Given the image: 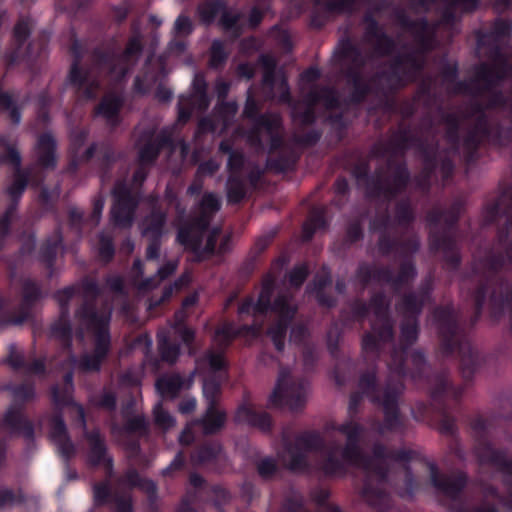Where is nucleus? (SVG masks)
<instances>
[{
    "label": "nucleus",
    "mask_w": 512,
    "mask_h": 512,
    "mask_svg": "<svg viewBox=\"0 0 512 512\" xmlns=\"http://www.w3.org/2000/svg\"><path fill=\"white\" fill-rule=\"evenodd\" d=\"M73 391L74 389L59 387L58 385H53L51 387L50 393L52 402L55 406L54 411L61 409L63 412L64 408L71 407L76 403L73 399Z\"/></svg>",
    "instance_id": "obj_40"
},
{
    "label": "nucleus",
    "mask_w": 512,
    "mask_h": 512,
    "mask_svg": "<svg viewBox=\"0 0 512 512\" xmlns=\"http://www.w3.org/2000/svg\"><path fill=\"white\" fill-rule=\"evenodd\" d=\"M97 151H99L97 163L102 177H105L110 173L113 165L117 162L118 157L114 147L107 142L98 144Z\"/></svg>",
    "instance_id": "obj_38"
},
{
    "label": "nucleus",
    "mask_w": 512,
    "mask_h": 512,
    "mask_svg": "<svg viewBox=\"0 0 512 512\" xmlns=\"http://www.w3.org/2000/svg\"><path fill=\"white\" fill-rule=\"evenodd\" d=\"M157 342L161 360L169 364H174L180 355L179 343L171 341L166 333H158Z\"/></svg>",
    "instance_id": "obj_35"
},
{
    "label": "nucleus",
    "mask_w": 512,
    "mask_h": 512,
    "mask_svg": "<svg viewBox=\"0 0 512 512\" xmlns=\"http://www.w3.org/2000/svg\"><path fill=\"white\" fill-rule=\"evenodd\" d=\"M112 493L107 481L95 483L93 486L94 504L104 506L109 503Z\"/></svg>",
    "instance_id": "obj_52"
},
{
    "label": "nucleus",
    "mask_w": 512,
    "mask_h": 512,
    "mask_svg": "<svg viewBox=\"0 0 512 512\" xmlns=\"http://www.w3.org/2000/svg\"><path fill=\"white\" fill-rule=\"evenodd\" d=\"M239 422H245L256 426L261 430H268L271 426V419L266 413H257L251 406H241L236 414Z\"/></svg>",
    "instance_id": "obj_33"
},
{
    "label": "nucleus",
    "mask_w": 512,
    "mask_h": 512,
    "mask_svg": "<svg viewBox=\"0 0 512 512\" xmlns=\"http://www.w3.org/2000/svg\"><path fill=\"white\" fill-rule=\"evenodd\" d=\"M188 42L184 37H176L168 43L166 53L171 57H180L187 51Z\"/></svg>",
    "instance_id": "obj_63"
},
{
    "label": "nucleus",
    "mask_w": 512,
    "mask_h": 512,
    "mask_svg": "<svg viewBox=\"0 0 512 512\" xmlns=\"http://www.w3.org/2000/svg\"><path fill=\"white\" fill-rule=\"evenodd\" d=\"M76 294L75 286H67L63 289L57 290L54 298L60 306V314L63 316L69 315V303Z\"/></svg>",
    "instance_id": "obj_51"
},
{
    "label": "nucleus",
    "mask_w": 512,
    "mask_h": 512,
    "mask_svg": "<svg viewBox=\"0 0 512 512\" xmlns=\"http://www.w3.org/2000/svg\"><path fill=\"white\" fill-rule=\"evenodd\" d=\"M124 106V98L115 92L104 95L93 109V117H101L112 128L121 123V110Z\"/></svg>",
    "instance_id": "obj_22"
},
{
    "label": "nucleus",
    "mask_w": 512,
    "mask_h": 512,
    "mask_svg": "<svg viewBox=\"0 0 512 512\" xmlns=\"http://www.w3.org/2000/svg\"><path fill=\"white\" fill-rule=\"evenodd\" d=\"M167 222V213L160 208H153L145 217L142 235L147 238H162Z\"/></svg>",
    "instance_id": "obj_26"
},
{
    "label": "nucleus",
    "mask_w": 512,
    "mask_h": 512,
    "mask_svg": "<svg viewBox=\"0 0 512 512\" xmlns=\"http://www.w3.org/2000/svg\"><path fill=\"white\" fill-rule=\"evenodd\" d=\"M224 63V40H214L210 48L209 66L219 68Z\"/></svg>",
    "instance_id": "obj_59"
},
{
    "label": "nucleus",
    "mask_w": 512,
    "mask_h": 512,
    "mask_svg": "<svg viewBox=\"0 0 512 512\" xmlns=\"http://www.w3.org/2000/svg\"><path fill=\"white\" fill-rule=\"evenodd\" d=\"M50 437L54 442L69 437L61 409L54 411L50 418Z\"/></svg>",
    "instance_id": "obj_44"
},
{
    "label": "nucleus",
    "mask_w": 512,
    "mask_h": 512,
    "mask_svg": "<svg viewBox=\"0 0 512 512\" xmlns=\"http://www.w3.org/2000/svg\"><path fill=\"white\" fill-rule=\"evenodd\" d=\"M336 429L346 436V446L343 449L331 446L321 452L319 468L330 475L342 472L348 465L361 468L365 473L363 495L369 504L377 505V499L384 500L385 494L374 485H379L384 480L385 467L396 456L385 455L382 448H376L373 457L366 459L362 457L357 446L362 432L361 427L353 421H348Z\"/></svg>",
    "instance_id": "obj_1"
},
{
    "label": "nucleus",
    "mask_w": 512,
    "mask_h": 512,
    "mask_svg": "<svg viewBox=\"0 0 512 512\" xmlns=\"http://www.w3.org/2000/svg\"><path fill=\"white\" fill-rule=\"evenodd\" d=\"M122 482L131 487L139 488L150 497H154L157 493V486L151 479L143 478L135 468H129L122 477Z\"/></svg>",
    "instance_id": "obj_34"
},
{
    "label": "nucleus",
    "mask_w": 512,
    "mask_h": 512,
    "mask_svg": "<svg viewBox=\"0 0 512 512\" xmlns=\"http://www.w3.org/2000/svg\"><path fill=\"white\" fill-rule=\"evenodd\" d=\"M153 415L155 424L164 430L170 429L175 423L174 418L163 408L160 402L154 406Z\"/></svg>",
    "instance_id": "obj_53"
},
{
    "label": "nucleus",
    "mask_w": 512,
    "mask_h": 512,
    "mask_svg": "<svg viewBox=\"0 0 512 512\" xmlns=\"http://www.w3.org/2000/svg\"><path fill=\"white\" fill-rule=\"evenodd\" d=\"M93 403L97 408L114 412L117 408V395L114 391L104 388L102 392L94 398Z\"/></svg>",
    "instance_id": "obj_50"
},
{
    "label": "nucleus",
    "mask_w": 512,
    "mask_h": 512,
    "mask_svg": "<svg viewBox=\"0 0 512 512\" xmlns=\"http://www.w3.org/2000/svg\"><path fill=\"white\" fill-rule=\"evenodd\" d=\"M280 125L281 119L277 114L262 116L256 123L254 131L248 135V139L255 145L270 141L271 147L274 148L278 145Z\"/></svg>",
    "instance_id": "obj_21"
},
{
    "label": "nucleus",
    "mask_w": 512,
    "mask_h": 512,
    "mask_svg": "<svg viewBox=\"0 0 512 512\" xmlns=\"http://www.w3.org/2000/svg\"><path fill=\"white\" fill-rule=\"evenodd\" d=\"M192 425L201 427L206 435L214 434L224 426V412H220L215 407V403L211 402L207 406L206 413L191 422Z\"/></svg>",
    "instance_id": "obj_28"
},
{
    "label": "nucleus",
    "mask_w": 512,
    "mask_h": 512,
    "mask_svg": "<svg viewBox=\"0 0 512 512\" xmlns=\"http://www.w3.org/2000/svg\"><path fill=\"white\" fill-rule=\"evenodd\" d=\"M36 164L45 170H54L57 166V141L51 132L41 133L35 144Z\"/></svg>",
    "instance_id": "obj_23"
},
{
    "label": "nucleus",
    "mask_w": 512,
    "mask_h": 512,
    "mask_svg": "<svg viewBox=\"0 0 512 512\" xmlns=\"http://www.w3.org/2000/svg\"><path fill=\"white\" fill-rule=\"evenodd\" d=\"M431 481L435 487L441 490L448 496H454L457 494L465 485V477L462 474L453 477H445L439 479L436 468L431 465Z\"/></svg>",
    "instance_id": "obj_31"
},
{
    "label": "nucleus",
    "mask_w": 512,
    "mask_h": 512,
    "mask_svg": "<svg viewBox=\"0 0 512 512\" xmlns=\"http://www.w3.org/2000/svg\"><path fill=\"white\" fill-rule=\"evenodd\" d=\"M156 390L163 398H176L184 386V379L179 374L162 376L156 381Z\"/></svg>",
    "instance_id": "obj_32"
},
{
    "label": "nucleus",
    "mask_w": 512,
    "mask_h": 512,
    "mask_svg": "<svg viewBox=\"0 0 512 512\" xmlns=\"http://www.w3.org/2000/svg\"><path fill=\"white\" fill-rule=\"evenodd\" d=\"M70 52L73 56V62L68 75L70 85L73 86L85 100H95L98 95V90L100 89V81L93 78L89 70L81 67L83 50L78 39H73Z\"/></svg>",
    "instance_id": "obj_12"
},
{
    "label": "nucleus",
    "mask_w": 512,
    "mask_h": 512,
    "mask_svg": "<svg viewBox=\"0 0 512 512\" xmlns=\"http://www.w3.org/2000/svg\"><path fill=\"white\" fill-rule=\"evenodd\" d=\"M217 102L215 114L217 122L209 116L202 117L197 124L195 136L200 137L207 133H214L217 129L219 134L224 132V78L219 76L216 81Z\"/></svg>",
    "instance_id": "obj_20"
},
{
    "label": "nucleus",
    "mask_w": 512,
    "mask_h": 512,
    "mask_svg": "<svg viewBox=\"0 0 512 512\" xmlns=\"http://www.w3.org/2000/svg\"><path fill=\"white\" fill-rule=\"evenodd\" d=\"M144 50L143 39L138 35L130 36L121 54L113 47H96L92 51V61L99 73L105 74L111 80L122 81L130 68L140 59Z\"/></svg>",
    "instance_id": "obj_2"
},
{
    "label": "nucleus",
    "mask_w": 512,
    "mask_h": 512,
    "mask_svg": "<svg viewBox=\"0 0 512 512\" xmlns=\"http://www.w3.org/2000/svg\"><path fill=\"white\" fill-rule=\"evenodd\" d=\"M98 143H91L81 154L70 153L69 170L76 172L80 165L89 163L97 152Z\"/></svg>",
    "instance_id": "obj_47"
},
{
    "label": "nucleus",
    "mask_w": 512,
    "mask_h": 512,
    "mask_svg": "<svg viewBox=\"0 0 512 512\" xmlns=\"http://www.w3.org/2000/svg\"><path fill=\"white\" fill-rule=\"evenodd\" d=\"M224 63V40H214L210 48L209 66L219 68Z\"/></svg>",
    "instance_id": "obj_58"
},
{
    "label": "nucleus",
    "mask_w": 512,
    "mask_h": 512,
    "mask_svg": "<svg viewBox=\"0 0 512 512\" xmlns=\"http://www.w3.org/2000/svg\"><path fill=\"white\" fill-rule=\"evenodd\" d=\"M66 251L61 223H58L52 234L47 236L38 250V260L48 270V277L54 274L57 255Z\"/></svg>",
    "instance_id": "obj_16"
},
{
    "label": "nucleus",
    "mask_w": 512,
    "mask_h": 512,
    "mask_svg": "<svg viewBox=\"0 0 512 512\" xmlns=\"http://www.w3.org/2000/svg\"><path fill=\"white\" fill-rule=\"evenodd\" d=\"M199 16L205 24H211L218 16V26L224 28V1L205 3L198 7Z\"/></svg>",
    "instance_id": "obj_36"
},
{
    "label": "nucleus",
    "mask_w": 512,
    "mask_h": 512,
    "mask_svg": "<svg viewBox=\"0 0 512 512\" xmlns=\"http://www.w3.org/2000/svg\"><path fill=\"white\" fill-rule=\"evenodd\" d=\"M365 23V39L374 46L375 51L379 54L389 53L392 48L391 41L385 37L377 28L374 20L370 17H366Z\"/></svg>",
    "instance_id": "obj_30"
},
{
    "label": "nucleus",
    "mask_w": 512,
    "mask_h": 512,
    "mask_svg": "<svg viewBox=\"0 0 512 512\" xmlns=\"http://www.w3.org/2000/svg\"><path fill=\"white\" fill-rule=\"evenodd\" d=\"M198 364H206L212 372L221 371L224 369V352L208 351Z\"/></svg>",
    "instance_id": "obj_55"
},
{
    "label": "nucleus",
    "mask_w": 512,
    "mask_h": 512,
    "mask_svg": "<svg viewBox=\"0 0 512 512\" xmlns=\"http://www.w3.org/2000/svg\"><path fill=\"white\" fill-rule=\"evenodd\" d=\"M245 195L244 183L239 176L233 178L229 182L227 199L229 202H239Z\"/></svg>",
    "instance_id": "obj_61"
},
{
    "label": "nucleus",
    "mask_w": 512,
    "mask_h": 512,
    "mask_svg": "<svg viewBox=\"0 0 512 512\" xmlns=\"http://www.w3.org/2000/svg\"><path fill=\"white\" fill-rule=\"evenodd\" d=\"M221 203L214 193L206 192L198 206L195 215L182 219L179 226H196L209 228L214 215L220 210Z\"/></svg>",
    "instance_id": "obj_18"
},
{
    "label": "nucleus",
    "mask_w": 512,
    "mask_h": 512,
    "mask_svg": "<svg viewBox=\"0 0 512 512\" xmlns=\"http://www.w3.org/2000/svg\"><path fill=\"white\" fill-rule=\"evenodd\" d=\"M84 437L88 443L87 463L91 467L102 466L108 478L113 476L114 460L108 454L105 437L99 429L85 430Z\"/></svg>",
    "instance_id": "obj_15"
},
{
    "label": "nucleus",
    "mask_w": 512,
    "mask_h": 512,
    "mask_svg": "<svg viewBox=\"0 0 512 512\" xmlns=\"http://www.w3.org/2000/svg\"><path fill=\"white\" fill-rule=\"evenodd\" d=\"M322 445L318 434H304L295 438L293 444H285L279 457L288 469L301 471L307 466V454Z\"/></svg>",
    "instance_id": "obj_14"
},
{
    "label": "nucleus",
    "mask_w": 512,
    "mask_h": 512,
    "mask_svg": "<svg viewBox=\"0 0 512 512\" xmlns=\"http://www.w3.org/2000/svg\"><path fill=\"white\" fill-rule=\"evenodd\" d=\"M261 64L264 68V84L274 88V86H278L279 89V101L285 102L289 97V89L287 83L284 79H281L277 82L274 79V70L276 67V60L271 55H263L260 59Z\"/></svg>",
    "instance_id": "obj_29"
},
{
    "label": "nucleus",
    "mask_w": 512,
    "mask_h": 512,
    "mask_svg": "<svg viewBox=\"0 0 512 512\" xmlns=\"http://www.w3.org/2000/svg\"><path fill=\"white\" fill-rule=\"evenodd\" d=\"M194 30L193 23L191 19L184 15L180 14L175 22L173 27V35L176 37H188L190 34H192Z\"/></svg>",
    "instance_id": "obj_57"
},
{
    "label": "nucleus",
    "mask_w": 512,
    "mask_h": 512,
    "mask_svg": "<svg viewBox=\"0 0 512 512\" xmlns=\"http://www.w3.org/2000/svg\"><path fill=\"white\" fill-rule=\"evenodd\" d=\"M113 203L111 207V220L115 226L130 228L134 222L135 212L140 199L131 187L123 180L115 182L112 191Z\"/></svg>",
    "instance_id": "obj_7"
},
{
    "label": "nucleus",
    "mask_w": 512,
    "mask_h": 512,
    "mask_svg": "<svg viewBox=\"0 0 512 512\" xmlns=\"http://www.w3.org/2000/svg\"><path fill=\"white\" fill-rule=\"evenodd\" d=\"M97 253L100 261L105 264L110 263L115 256V245L113 238L105 233L98 235V248Z\"/></svg>",
    "instance_id": "obj_43"
},
{
    "label": "nucleus",
    "mask_w": 512,
    "mask_h": 512,
    "mask_svg": "<svg viewBox=\"0 0 512 512\" xmlns=\"http://www.w3.org/2000/svg\"><path fill=\"white\" fill-rule=\"evenodd\" d=\"M5 362L14 370H23L26 367V361L23 353L17 351L15 344L9 345V353Z\"/></svg>",
    "instance_id": "obj_62"
},
{
    "label": "nucleus",
    "mask_w": 512,
    "mask_h": 512,
    "mask_svg": "<svg viewBox=\"0 0 512 512\" xmlns=\"http://www.w3.org/2000/svg\"><path fill=\"white\" fill-rule=\"evenodd\" d=\"M174 142L171 134L162 129L157 132L154 128H147L140 132L135 147L137 148V164L153 166L160 153L165 148H173Z\"/></svg>",
    "instance_id": "obj_13"
},
{
    "label": "nucleus",
    "mask_w": 512,
    "mask_h": 512,
    "mask_svg": "<svg viewBox=\"0 0 512 512\" xmlns=\"http://www.w3.org/2000/svg\"><path fill=\"white\" fill-rule=\"evenodd\" d=\"M388 302L384 296L375 297L369 305L367 314L372 317V332L363 339V349L366 352L379 348L381 341L390 340L392 337V326L387 317Z\"/></svg>",
    "instance_id": "obj_11"
},
{
    "label": "nucleus",
    "mask_w": 512,
    "mask_h": 512,
    "mask_svg": "<svg viewBox=\"0 0 512 512\" xmlns=\"http://www.w3.org/2000/svg\"><path fill=\"white\" fill-rule=\"evenodd\" d=\"M273 310L279 314V321L268 331L274 345L278 350H282L284 346V338L287 326V320L290 319L295 311L296 307L291 304L289 297L284 294L280 295L274 305Z\"/></svg>",
    "instance_id": "obj_19"
},
{
    "label": "nucleus",
    "mask_w": 512,
    "mask_h": 512,
    "mask_svg": "<svg viewBox=\"0 0 512 512\" xmlns=\"http://www.w3.org/2000/svg\"><path fill=\"white\" fill-rule=\"evenodd\" d=\"M31 177V170L28 168L13 169L12 181L6 189V194L10 198L8 207L16 209Z\"/></svg>",
    "instance_id": "obj_25"
},
{
    "label": "nucleus",
    "mask_w": 512,
    "mask_h": 512,
    "mask_svg": "<svg viewBox=\"0 0 512 512\" xmlns=\"http://www.w3.org/2000/svg\"><path fill=\"white\" fill-rule=\"evenodd\" d=\"M220 453V446L214 443H205L193 449L190 459L193 465H204L213 462Z\"/></svg>",
    "instance_id": "obj_37"
},
{
    "label": "nucleus",
    "mask_w": 512,
    "mask_h": 512,
    "mask_svg": "<svg viewBox=\"0 0 512 512\" xmlns=\"http://www.w3.org/2000/svg\"><path fill=\"white\" fill-rule=\"evenodd\" d=\"M89 137V129L85 127L76 126L71 129L69 134V152L80 153V150L86 143Z\"/></svg>",
    "instance_id": "obj_46"
},
{
    "label": "nucleus",
    "mask_w": 512,
    "mask_h": 512,
    "mask_svg": "<svg viewBox=\"0 0 512 512\" xmlns=\"http://www.w3.org/2000/svg\"><path fill=\"white\" fill-rule=\"evenodd\" d=\"M323 101L327 108L336 105L337 99L335 93L329 89H312L307 96L305 103H298L293 107L292 116L301 123L308 124L314 119L312 105Z\"/></svg>",
    "instance_id": "obj_17"
},
{
    "label": "nucleus",
    "mask_w": 512,
    "mask_h": 512,
    "mask_svg": "<svg viewBox=\"0 0 512 512\" xmlns=\"http://www.w3.org/2000/svg\"><path fill=\"white\" fill-rule=\"evenodd\" d=\"M55 444L57 445L60 455L63 457V459L66 462L70 461L74 457V455L76 453V448H75V445L72 442L70 436L67 438L55 441Z\"/></svg>",
    "instance_id": "obj_64"
},
{
    "label": "nucleus",
    "mask_w": 512,
    "mask_h": 512,
    "mask_svg": "<svg viewBox=\"0 0 512 512\" xmlns=\"http://www.w3.org/2000/svg\"><path fill=\"white\" fill-rule=\"evenodd\" d=\"M308 383L292 381L286 370L280 372L276 387L269 397L272 406H287L292 411L301 409L307 400Z\"/></svg>",
    "instance_id": "obj_9"
},
{
    "label": "nucleus",
    "mask_w": 512,
    "mask_h": 512,
    "mask_svg": "<svg viewBox=\"0 0 512 512\" xmlns=\"http://www.w3.org/2000/svg\"><path fill=\"white\" fill-rule=\"evenodd\" d=\"M209 228L196 226H178L176 241L183 246L184 250L194 255L193 261L200 263L214 255L217 240L220 234L219 228H214L207 236L203 246V240Z\"/></svg>",
    "instance_id": "obj_6"
},
{
    "label": "nucleus",
    "mask_w": 512,
    "mask_h": 512,
    "mask_svg": "<svg viewBox=\"0 0 512 512\" xmlns=\"http://www.w3.org/2000/svg\"><path fill=\"white\" fill-rule=\"evenodd\" d=\"M3 425L12 433L22 435L26 440H34V425L26 418L23 407L11 406L3 417Z\"/></svg>",
    "instance_id": "obj_24"
},
{
    "label": "nucleus",
    "mask_w": 512,
    "mask_h": 512,
    "mask_svg": "<svg viewBox=\"0 0 512 512\" xmlns=\"http://www.w3.org/2000/svg\"><path fill=\"white\" fill-rule=\"evenodd\" d=\"M480 457L482 461H491L496 465L501 466L506 474V481L512 483V461L507 462L503 453L496 452L491 448H488V454L481 455Z\"/></svg>",
    "instance_id": "obj_48"
},
{
    "label": "nucleus",
    "mask_w": 512,
    "mask_h": 512,
    "mask_svg": "<svg viewBox=\"0 0 512 512\" xmlns=\"http://www.w3.org/2000/svg\"><path fill=\"white\" fill-rule=\"evenodd\" d=\"M211 97L208 95V84L205 76L201 72L194 75L191 90L187 94H182L178 99V121L186 124L193 113L202 114L210 106Z\"/></svg>",
    "instance_id": "obj_10"
},
{
    "label": "nucleus",
    "mask_w": 512,
    "mask_h": 512,
    "mask_svg": "<svg viewBox=\"0 0 512 512\" xmlns=\"http://www.w3.org/2000/svg\"><path fill=\"white\" fill-rule=\"evenodd\" d=\"M156 82L155 76H149L148 73L137 75L133 82V92L137 95L148 94Z\"/></svg>",
    "instance_id": "obj_54"
},
{
    "label": "nucleus",
    "mask_w": 512,
    "mask_h": 512,
    "mask_svg": "<svg viewBox=\"0 0 512 512\" xmlns=\"http://www.w3.org/2000/svg\"><path fill=\"white\" fill-rule=\"evenodd\" d=\"M0 110L9 113V119L14 125H18L21 121V111L15 104L12 96L8 92L0 89Z\"/></svg>",
    "instance_id": "obj_45"
},
{
    "label": "nucleus",
    "mask_w": 512,
    "mask_h": 512,
    "mask_svg": "<svg viewBox=\"0 0 512 512\" xmlns=\"http://www.w3.org/2000/svg\"><path fill=\"white\" fill-rule=\"evenodd\" d=\"M52 99L49 93L44 90L41 91L37 96V120L42 124H48L50 118V107Z\"/></svg>",
    "instance_id": "obj_49"
},
{
    "label": "nucleus",
    "mask_w": 512,
    "mask_h": 512,
    "mask_svg": "<svg viewBox=\"0 0 512 512\" xmlns=\"http://www.w3.org/2000/svg\"><path fill=\"white\" fill-rule=\"evenodd\" d=\"M80 285L83 299L75 311V317L83 326L110 325L111 309L97 306V299L101 295L98 282L93 278L85 277Z\"/></svg>",
    "instance_id": "obj_5"
},
{
    "label": "nucleus",
    "mask_w": 512,
    "mask_h": 512,
    "mask_svg": "<svg viewBox=\"0 0 512 512\" xmlns=\"http://www.w3.org/2000/svg\"><path fill=\"white\" fill-rule=\"evenodd\" d=\"M85 328L93 335L92 351L83 353L79 358L72 355L70 361L83 373H98L112 349L110 325L85 326Z\"/></svg>",
    "instance_id": "obj_4"
},
{
    "label": "nucleus",
    "mask_w": 512,
    "mask_h": 512,
    "mask_svg": "<svg viewBox=\"0 0 512 512\" xmlns=\"http://www.w3.org/2000/svg\"><path fill=\"white\" fill-rule=\"evenodd\" d=\"M0 147L5 149L4 153L0 156L2 162L11 164L13 169L23 168L20 152L14 145L9 143L7 135H0Z\"/></svg>",
    "instance_id": "obj_42"
},
{
    "label": "nucleus",
    "mask_w": 512,
    "mask_h": 512,
    "mask_svg": "<svg viewBox=\"0 0 512 512\" xmlns=\"http://www.w3.org/2000/svg\"><path fill=\"white\" fill-rule=\"evenodd\" d=\"M27 498L22 488L13 489L0 486V511L13 506L23 505Z\"/></svg>",
    "instance_id": "obj_39"
},
{
    "label": "nucleus",
    "mask_w": 512,
    "mask_h": 512,
    "mask_svg": "<svg viewBox=\"0 0 512 512\" xmlns=\"http://www.w3.org/2000/svg\"><path fill=\"white\" fill-rule=\"evenodd\" d=\"M12 393L16 401L25 403L35 397V386L33 383H21L13 387Z\"/></svg>",
    "instance_id": "obj_60"
},
{
    "label": "nucleus",
    "mask_w": 512,
    "mask_h": 512,
    "mask_svg": "<svg viewBox=\"0 0 512 512\" xmlns=\"http://www.w3.org/2000/svg\"><path fill=\"white\" fill-rule=\"evenodd\" d=\"M32 32V20L28 16H21L12 31L10 47L5 52L6 65L12 67L16 64H35L45 53L48 46V37L40 36L27 43Z\"/></svg>",
    "instance_id": "obj_3"
},
{
    "label": "nucleus",
    "mask_w": 512,
    "mask_h": 512,
    "mask_svg": "<svg viewBox=\"0 0 512 512\" xmlns=\"http://www.w3.org/2000/svg\"><path fill=\"white\" fill-rule=\"evenodd\" d=\"M124 429L131 434L145 435L148 432V423L143 415H136L126 420Z\"/></svg>",
    "instance_id": "obj_56"
},
{
    "label": "nucleus",
    "mask_w": 512,
    "mask_h": 512,
    "mask_svg": "<svg viewBox=\"0 0 512 512\" xmlns=\"http://www.w3.org/2000/svg\"><path fill=\"white\" fill-rule=\"evenodd\" d=\"M42 297L40 285L27 278L22 282V299L16 311H5L6 299L0 294V329L8 325H22L31 317V310Z\"/></svg>",
    "instance_id": "obj_8"
},
{
    "label": "nucleus",
    "mask_w": 512,
    "mask_h": 512,
    "mask_svg": "<svg viewBox=\"0 0 512 512\" xmlns=\"http://www.w3.org/2000/svg\"><path fill=\"white\" fill-rule=\"evenodd\" d=\"M36 238L33 234L29 235L21 244L18 253L15 255V259L7 261L10 275L13 277L17 269L25 256H30L35 250Z\"/></svg>",
    "instance_id": "obj_41"
},
{
    "label": "nucleus",
    "mask_w": 512,
    "mask_h": 512,
    "mask_svg": "<svg viewBox=\"0 0 512 512\" xmlns=\"http://www.w3.org/2000/svg\"><path fill=\"white\" fill-rule=\"evenodd\" d=\"M49 336L57 340L63 350L71 351L73 345V330L69 315L63 316L60 314L59 319L51 324Z\"/></svg>",
    "instance_id": "obj_27"
}]
</instances>
